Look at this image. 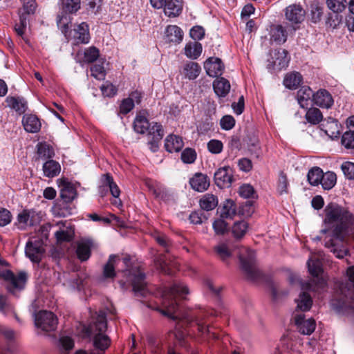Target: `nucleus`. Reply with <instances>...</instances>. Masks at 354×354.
<instances>
[{
    "mask_svg": "<svg viewBox=\"0 0 354 354\" xmlns=\"http://www.w3.org/2000/svg\"><path fill=\"white\" fill-rule=\"evenodd\" d=\"M29 15L25 12L19 11V23L15 26L17 34L22 37L27 26L28 15Z\"/></svg>",
    "mask_w": 354,
    "mask_h": 354,
    "instance_id": "51",
    "label": "nucleus"
},
{
    "mask_svg": "<svg viewBox=\"0 0 354 354\" xmlns=\"http://www.w3.org/2000/svg\"><path fill=\"white\" fill-rule=\"evenodd\" d=\"M126 272L135 295L145 297L148 292L145 273L138 267H133Z\"/></svg>",
    "mask_w": 354,
    "mask_h": 354,
    "instance_id": "7",
    "label": "nucleus"
},
{
    "mask_svg": "<svg viewBox=\"0 0 354 354\" xmlns=\"http://www.w3.org/2000/svg\"><path fill=\"white\" fill-rule=\"evenodd\" d=\"M271 55L273 68L281 70L288 66L290 59L288 57V52L285 49L274 50L272 52Z\"/></svg>",
    "mask_w": 354,
    "mask_h": 354,
    "instance_id": "20",
    "label": "nucleus"
},
{
    "mask_svg": "<svg viewBox=\"0 0 354 354\" xmlns=\"http://www.w3.org/2000/svg\"><path fill=\"white\" fill-rule=\"evenodd\" d=\"M307 266L313 279L308 281H300L301 292L295 299L297 306L294 313L309 311L313 306V299L308 292L319 291L326 286V281L320 277L323 270L319 258L315 256L310 257L307 261Z\"/></svg>",
    "mask_w": 354,
    "mask_h": 354,
    "instance_id": "1",
    "label": "nucleus"
},
{
    "mask_svg": "<svg viewBox=\"0 0 354 354\" xmlns=\"http://www.w3.org/2000/svg\"><path fill=\"white\" fill-rule=\"evenodd\" d=\"M83 55L82 59H80L79 62L82 63H93L100 56L99 50L95 46H91L84 50L83 53L79 51L77 56L80 59V57Z\"/></svg>",
    "mask_w": 354,
    "mask_h": 354,
    "instance_id": "32",
    "label": "nucleus"
},
{
    "mask_svg": "<svg viewBox=\"0 0 354 354\" xmlns=\"http://www.w3.org/2000/svg\"><path fill=\"white\" fill-rule=\"evenodd\" d=\"M341 143L345 149L354 154V131H347L343 133Z\"/></svg>",
    "mask_w": 354,
    "mask_h": 354,
    "instance_id": "44",
    "label": "nucleus"
},
{
    "mask_svg": "<svg viewBox=\"0 0 354 354\" xmlns=\"http://www.w3.org/2000/svg\"><path fill=\"white\" fill-rule=\"evenodd\" d=\"M302 81V77L297 72L290 73L286 75L283 80L284 86L289 89H295Z\"/></svg>",
    "mask_w": 354,
    "mask_h": 354,
    "instance_id": "36",
    "label": "nucleus"
},
{
    "mask_svg": "<svg viewBox=\"0 0 354 354\" xmlns=\"http://www.w3.org/2000/svg\"><path fill=\"white\" fill-rule=\"evenodd\" d=\"M214 315H216L214 310H211V312L207 310H201L197 313H192L185 315L183 317V320L187 324H192L194 322L200 332L202 333H209V324H207V321L206 319H207L209 316Z\"/></svg>",
    "mask_w": 354,
    "mask_h": 354,
    "instance_id": "8",
    "label": "nucleus"
},
{
    "mask_svg": "<svg viewBox=\"0 0 354 354\" xmlns=\"http://www.w3.org/2000/svg\"><path fill=\"white\" fill-rule=\"evenodd\" d=\"M187 294H189L188 288L182 283H174L170 287H165L160 292V306L156 310L168 318L177 320L178 316L176 315V313L178 310V303L176 297L184 298V295Z\"/></svg>",
    "mask_w": 354,
    "mask_h": 354,
    "instance_id": "2",
    "label": "nucleus"
},
{
    "mask_svg": "<svg viewBox=\"0 0 354 354\" xmlns=\"http://www.w3.org/2000/svg\"><path fill=\"white\" fill-rule=\"evenodd\" d=\"M102 180V185L98 188V192L101 197L105 196L109 190L111 195L115 198V199L112 202V204L115 206L121 205V201L120 199H117L120 194V191L118 185L113 181V177L109 174H106L103 175Z\"/></svg>",
    "mask_w": 354,
    "mask_h": 354,
    "instance_id": "10",
    "label": "nucleus"
},
{
    "mask_svg": "<svg viewBox=\"0 0 354 354\" xmlns=\"http://www.w3.org/2000/svg\"><path fill=\"white\" fill-rule=\"evenodd\" d=\"M201 44L194 41L193 43H188L185 47V55L191 59L198 58L202 53Z\"/></svg>",
    "mask_w": 354,
    "mask_h": 354,
    "instance_id": "39",
    "label": "nucleus"
},
{
    "mask_svg": "<svg viewBox=\"0 0 354 354\" xmlns=\"http://www.w3.org/2000/svg\"><path fill=\"white\" fill-rule=\"evenodd\" d=\"M215 184L220 188L230 187L233 181V171L229 166L219 168L214 174Z\"/></svg>",
    "mask_w": 354,
    "mask_h": 354,
    "instance_id": "13",
    "label": "nucleus"
},
{
    "mask_svg": "<svg viewBox=\"0 0 354 354\" xmlns=\"http://www.w3.org/2000/svg\"><path fill=\"white\" fill-rule=\"evenodd\" d=\"M293 319L297 329L301 334L310 335L315 331L316 323L313 318H306L302 313H294Z\"/></svg>",
    "mask_w": 354,
    "mask_h": 354,
    "instance_id": "11",
    "label": "nucleus"
},
{
    "mask_svg": "<svg viewBox=\"0 0 354 354\" xmlns=\"http://www.w3.org/2000/svg\"><path fill=\"white\" fill-rule=\"evenodd\" d=\"M323 15V7L319 4H313L310 10V19L313 23L320 21Z\"/></svg>",
    "mask_w": 354,
    "mask_h": 354,
    "instance_id": "58",
    "label": "nucleus"
},
{
    "mask_svg": "<svg viewBox=\"0 0 354 354\" xmlns=\"http://www.w3.org/2000/svg\"><path fill=\"white\" fill-rule=\"evenodd\" d=\"M107 328L106 314L104 312H100L95 322L90 326L89 330L93 335V345L94 348L91 354H104V351L109 347L111 339L108 335L104 334Z\"/></svg>",
    "mask_w": 354,
    "mask_h": 354,
    "instance_id": "5",
    "label": "nucleus"
},
{
    "mask_svg": "<svg viewBox=\"0 0 354 354\" xmlns=\"http://www.w3.org/2000/svg\"><path fill=\"white\" fill-rule=\"evenodd\" d=\"M269 288L272 299L275 301L288 295V290L282 288L279 283L271 281Z\"/></svg>",
    "mask_w": 354,
    "mask_h": 354,
    "instance_id": "45",
    "label": "nucleus"
},
{
    "mask_svg": "<svg viewBox=\"0 0 354 354\" xmlns=\"http://www.w3.org/2000/svg\"><path fill=\"white\" fill-rule=\"evenodd\" d=\"M336 174L332 171L323 173L320 184L324 189L329 190L332 189L336 183Z\"/></svg>",
    "mask_w": 354,
    "mask_h": 354,
    "instance_id": "46",
    "label": "nucleus"
},
{
    "mask_svg": "<svg viewBox=\"0 0 354 354\" xmlns=\"http://www.w3.org/2000/svg\"><path fill=\"white\" fill-rule=\"evenodd\" d=\"M25 253L33 263H39L44 253V249L40 241H28L26 243Z\"/></svg>",
    "mask_w": 354,
    "mask_h": 354,
    "instance_id": "15",
    "label": "nucleus"
},
{
    "mask_svg": "<svg viewBox=\"0 0 354 354\" xmlns=\"http://www.w3.org/2000/svg\"><path fill=\"white\" fill-rule=\"evenodd\" d=\"M133 129L140 134L147 133L149 149L153 152L158 151L159 143L164 136L161 124L153 122L150 123L145 117L138 115L134 120Z\"/></svg>",
    "mask_w": 354,
    "mask_h": 354,
    "instance_id": "4",
    "label": "nucleus"
},
{
    "mask_svg": "<svg viewBox=\"0 0 354 354\" xmlns=\"http://www.w3.org/2000/svg\"><path fill=\"white\" fill-rule=\"evenodd\" d=\"M189 184L192 188L197 192H203L209 187V180L207 175L196 173L190 180Z\"/></svg>",
    "mask_w": 354,
    "mask_h": 354,
    "instance_id": "22",
    "label": "nucleus"
},
{
    "mask_svg": "<svg viewBox=\"0 0 354 354\" xmlns=\"http://www.w3.org/2000/svg\"><path fill=\"white\" fill-rule=\"evenodd\" d=\"M196 158V153L194 149L186 148L181 153V160L183 162L191 164L193 163Z\"/></svg>",
    "mask_w": 354,
    "mask_h": 354,
    "instance_id": "55",
    "label": "nucleus"
},
{
    "mask_svg": "<svg viewBox=\"0 0 354 354\" xmlns=\"http://www.w3.org/2000/svg\"><path fill=\"white\" fill-rule=\"evenodd\" d=\"M60 165L59 162L50 160L46 161L43 165V171L44 176L53 178L57 176L60 172Z\"/></svg>",
    "mask_w": 354,
    "mask_h": 354,
    "instance_id": "35",
    "label": "nucleus"
},
{
    "mask_svg": "<svg viewBox=\"0 0 354 354\" xmlns=\"http://www.w3.org/2000/svg\"><path fill=\"white\" fill-rule=\"evenodd\" d=\"M6 102L9 106L15 109L19 114L24 113L27 109V102L24 98L8 97Z\"/></svg>",
    "mask_w": 354,
    "mask_h": 354,
    "instance_id": "34",
    "label": "nucleus"
},
{
    "mask_svg": "<svg viewBox=\"0 0 354 354\" xmlns=\"http://www.w3.org/2000/svg\"><path fill=\"white\" fill-rule=\"evenodd\" d=\"M59 188L60 197L65 203L71 202L77 196V192L74 186L65 180L61 182Z\"/></svg>",
    "mask_w": 354,
    "mask_h": 354,
    "instance_id": "23",
    "label": "nucleus"
},
{
    "mask_svg": "<svg viewBox=\"0 0 354 354\" xmlns=\"http://www.w3.org/2000/svg\"><path fill=\"white\" fill-rule=\"evenodd\" d=\"M73 37L77 44H88L90 40L88 24L85 22L80 24L77 28L74 29Z\"/></svg>",
    "mask_w": 354,
    "mask_h": 354,
    "instance_id": "28",
    "label": "nucleus"
},
{
    "mask_svg": "<svg viewBox=\"0 0 354 354\" xmlns=\"http://www.w3.org/2000/svg\"><path fill=\"white\" fill-rule=\"evenodd\" d=\"M239 259L241 269L248 279L257 281L261 278L262 273L257 266L255 253L253 250H246V254H240Z\"/></svg>",
    "mask_w": 354,
    "mask_h": 354,
    "instance_id": "6",
    "label": "nucleus"
},
{
    "mask_svg": "<svg viewBox=\"0 0 354 354\" xmlns=\"http://www.w3.org/2000/svg\"><path fill=\"white\" fill-rule=\"evenodd\" d=\"M220 124L223 129L230 130L235 125V120L232 116L227 115L221 118Z\"/></svg>",
    "mask_w": 354,
    "mask_h": 354,
    "instance_id": "64",
    "label": "nucleus"
},
{
    "mask_svg": "<svg viewBox=\"0 0 354 354\" xmlns=\"http://www.w3.org/2000/svg\"><path fill=\"white\" fill-rule=\"evenodd\" d=\"M314 94L312 89L308 86L300 88L297 94V101L300 106L303 109H307L310 103L313 102Z\"/></svg>",
    "mask_w": 354,
    "mask_h": 354,
    "instance_id": "27",
    "label": "nucleus"
},
{
    "mask_svg": "<svg viewBox=\"0 0 354 354\" xmlns=\"http://www.w3.org/2000/svg\"><path fill=\"white\" fill-rule=\"evenodd\" d=\"M239 194L245 198H255V192L252 186L248 184L243 185L239 188Z\"/></svg>",
    "mask_w": 354,
    "mask_h": 354,
    "instance_id": "59",
    "label": "nucleus"
},
{
    "mask_svg": "<svg viewBox=\"0 0 354 354\" xmlns=\"http://www.w3.org/2000/svg\"><path fill=\"white\" fill-rule=\"evenodd\" d=\"M1 276L10 283L7 288L9 291H13L16 288H23L27 280V273L24 271L19 272L17 275H15L10 270H6L3 272Z\"/></svg>",
    "mask_w": 354,
    "mask_h": 354,
    "instance_id": "12",
    "label": "nucleus"
},
{
    "mask_svg": "<svg viewBox=\"0 0 354 354\" xmlns=\"http://www.w3.org/2000/svg\"><path fill=\"white\" fill-rule=\"evenodd\" d=\"M73 231L71 228L60 230L55 232L58 241H70L73 239Z\"/></svg>",
    "mask_w": 354,
    "mask_h": 354,
    "instance_id": "57",
    "label": "nucleus"
},
{
    "mask_svg": "<svg viewBox=\"0 0 354 354\" xmlns=\"http://www.w3.org/2000/svg\"><path fill=\"white\" fill-rule=\"evenodd\" d=\"M248 229V224L245 221L235 222L232 226V233L236 238L243 236Z\"/></svg>",
    "mask_w": 354,
    "mask_h": 354,
    "instance_id": "50",
    "label": "nucleus"
},
{
    "mask_svg": "<svg viewBox=\"0 0 354 354\" xmlns=\"http://www.w3.org/2000/svg\"><path fill=\"white\" fill-rule=\"evenodd\" d=\"M288 179L286 175L283 172H281L279 177V180L277 183V192L280 195H283L284 194L288 193Z\"/></svg>",
    "mask_w": 354,
    "mask_h": 354,
    "instance_id": "54",
    "label": "nucleus"
},
{
    "mask_svg": "<svg viewBox=\"0 0 354 354\" xmlns=\"http://www.w3.org/2000/svg\"><path fill=\"white\" fill-rule=\"evenodd\" d=\"M0 311L2 313H3L4 315H8L9 313H12L14 315L16 320L17 322H20V319L16 315L13 307L7 303L6 297L4 295H1V294H0Z\"/></svg>",
    "mask_w": 354,
    "mask_h": 354,
    "instance_id": "53",
    "label": "nucleus"
},
{
    "mask_svg": "<svg viewBox=\"0 0 354 354\" xmlns=\"http://www.w3.org/2000/svg\"><path fill=\"white\" fill-rule=\"evenodd\" d=\"M201 71V68L198 63L187 62L184 64L180 73L185 78L194 80L198 77Z\"/></svg>",
    "mask_w": 354,
    "mask_h": 354,
    "instance_id": "25",
    "label": "nucleus"
},
{
    "mask_svg": "<svg viewBox=\"0 0 354 354\" xmlns=\"http://www.w3.org/2000/svg\"><path fill=\"white\" fill-rule=\"evenodd\" d=\"M91 75L95 79L104 80L106 75L104 68L101 64H95L91 68Z\"/></svg>",
    "mask_w": 354,
    "mask_h": 354,
    "instance_id": "60",
    "label": "nucleus"
},
{
    "mask_svg": "<svg viewBox=\"0 0 354 354\" xmlns=\"http://www.w3.org/2000/svg\"><path fill=\"white\" fill-rule=\"evenodd\" d=\"M322 176H323L322 169L318 167H314L309 170L307 178L311 185L316 186L320 184Z\"/></svg>",
    "mask_w": 354,
    "mask_h": 354,
    "instance_id": "41",
    "label": "nucleus"
},
{
    "mask_svg": "<svg viewBox=\"0 0 354 354\" xmlns=\"http://www.w3.org/2000/svg\"><path fill=\"white\" fill-rule=\"evenodd\" d=\"M342 170L346 177L354 180V163L351 162H344L341 166Z\"/></svg>",
    "mask_w": 354,
    "mask_h": 354,
    "instance_id": "63",
    "label": "nucleus"
},
{
    "mask_svg": "<svg viewBox=\"0 0 354 354\" xmlns=\"http://www.w3.org/2000/svg\"><path fill=\"white\" fill-rule=\"evenodd\" d=\"M225 218H221L216 219L213 223V228L217 234H223L228 230V225L227 223L224 221Z\"/></svg>",
    "mask_w": 354,
    "mask_h": 354,
    "instance_id": "56",
    "label": "nucleus"
},
{
    "mask_svg": "<svg viewBox=\"0 0 354 354\" xmlns=\"http://www.w3.org/2000/svg\"><path fill=\"white\" fill-rule=\"evenodd\" d=\"M218 198L216 196L207 194L200 200V206L204 210L210 211L218 205Z\"/></svg>",
    "mask_w": 354,
    "mask_h": 354,
    "instance_id": "38",
    "label": "nucleus"
},
{
    "mask_svg": "<svg viewBox=\"0 0 354 354\" xmlns=\"http://www.w3.org/2000/svg\"><path fill=\"white\" fill-rule=\"evenodd\" d=\"M102 95L106 97H113L117 93L116 87L112 84L106 82L105 84H102L100 87Z\"/></svg>",
    "mask_w": 354,
    "mask_h": 354,
    "instance_id": "62",
    "label": "nucleus"
},
{
    "mask_svg": "<svg viewBox=\"0 0 354 354\" xmlns=\"http://www.w3.org/2000/svg\"><path fill=\"white\" fill-rule=\"evenodd\" d=\"M118 259V256L111 254L109 256L107 263L104 265L103 269L104 276L106 278H113L115 275V263Z\"/></svg>",
    "mask_w": 354,
    "mask_h": 354,
    "instance_id": "47",
    "label": "nucleus"
},
{
    "mask_svg": "<svg viewBox=\"0 0 354 354\" xmlns=\"http://www.w3.org/2000/svg\"><path fill=\"white\" fill-rule=\"evenodd\" d=\"M286 19L292 25H297L304 21L306 16V11L297 4H292L286 8Z\"/></svg>",
    "mask_w": 354,
    "mask_h": 354,
    "instance_id": "14",
    "label": "nucleus"
},
{
    "mask_svg": "<svg viewBox=\"0 0 354 354\" xmlns=\"http://www.w3.org/2000/svg\"><path fill=\"white\" fill-rule=\"evenodd\" d=\"M332 306L337 311H343L346 309L354 310V290H348V294L341 295L339 298L332 301Z\"/></svg>",
    "mask_w": 354,
    "mask_h": 354,
    "instance_id": "16",
    "label": "nucleus"
},
{
    "mask_svg": "<svg viewBox=\"0 0 354 354\" xmlns=\"http://www.w3.org/2000/svg\"><path fill=\"white\" fill-rule=\"evenodd\" d=\"M324 213L325 225L333 230L337 237L348 229L351 221L354 219V215L347 208L335 203L328 204Z\"/></svg>",
    "mask_w": 354,
    "mask_h": 354,
    "instance_id": "3",
    "label": "nucleus"
},
{
    "mask_svg": "<svg viewBox=\"0 0 354 354\" xmlns=\"http://www.w3.org/2000/svg\"><path fill=\"white\" fill-rule=\"evenodd\" d=\"M204 68L209 77L221 75L224 69L221 59L217 57H209L204 63Z\"/></svg>",
    "mask_w": 354,
    "mask_h": 354,
    "instance_id": "17",
    "label": "nucleus"
},
{
    "mask_svg": "<svg viewBox=\"0 0 354 354\" xmlns=\"http://www.w3.org/2000/svg\"><path fill=\"white\" fill-rule=\"evenodd\" d=\"M326 4L333 12H342L346 7V0H327Z\"/></svg>",
    "mask_w": 354,
    "mask_h": 354,
    "instance_id": "52",
    "label": "nucleus"
},
{
    "mask_svg": "<svg viewBox=\"0 0 354 354\" xmlns=\"http://www.w3.org/2000/svg\"><path fill=\"white\" fill-rule=\"evenodd\" d=\"M314 104L321 107L329 109L333 104V99L330 93L326 89L318 90L313 95Z\"/></svg>",
    "mask_w": 354,
    "mask_h": 354,
    "instance_id": "19",
    "label": "nucleus"
},
{
    "mask_svg": "<svg viewBox=\"0 0 354 354\" xmlns=\"http://www.w3.org/2000/svg\"><path fill=\"white\" fill-rule=\"evenodd\" d=\"M216 254L223 261L227 260L232 255V250L230 245L226 243H221L214 247Z\"/></svg>",
    "mask_w": 354,
    "mask_h": 354,
    "instance_id": "49",
    "label": "nucleus"
},
{
    "mask_svg": "<svg viewBox=\"0 0 354 354\" xmlns=\"http://www.w3.org/2000/svg\"><path fill=\"white\" fill-rule=\"evenodd\" d=\"M338 241V239H332L328 241H326L325 243V246L330 248V251L339 259L343 258L345 255H346L348 251L344 248L342 247L339 248L337 245V242Z\"/></svg>",
    "mask_w": 354,
    "mask_h": 354,
    "instance_id": "42",
    "label": "nucleus"
},
{
    "mask_svg": "<svg viewBox=\"0 0 354 354\" xmlns=\"http://www.w3.org/2000/svg\"><path fill=\"white\" fill-rule=\"evenodd\" d=\"M182 30L177 26H168L165 30V39L169 43L178 44L183 40Z\"/></svg>",
    "mask_w": 354,
    "mask_h": 354,
    "instance_id": "29",
    "label": "nucleus"
},
{
    "mask_svg": "<svg viewBox=\"0 0 354 354\" xmlns=\"http://www.w3.org/2000/svg\"><path fill=\"white\" fill-rule=\"evenodd\" d=\"M61 5L66 13H74L80 8V0H61Z\"/></svg>",
    "mask_w": 354,
    "mask_h": 354,
    "instance_id": "48",
    "label": "nucleus"
},
{
    "mask_svg": "<svg viewBox=\"0 0 354 354\" xmlns=\"http://www.w3.org/2000/svg\"><path fill=\"white\" fill-rule=\"evenodd\" d=\"M184 143L182 138L175 135H169L165 139V147L169 152H178L183 147Z\"/></svg>",
    "mask_w": 354,
    "mask_h": 354,
    "instance_id": "30",
    "label": "nucleus"
},
{
    "mask_svg": "<svg viewBox=\"0 0 354 354\" xmlns=\"http://www.w3.org/2000/svg\"><path fill=\"white\" fill-rule=\"evenodd\" d=\"M236 214V207L235 203L231 200H226L221 210L222 218H232Z\"/></svg>",
    "mask_w": 354,
    "mask_h": 354,
    "instance_id": "37",
    "label": "nucleus"
},
{
    "mask_svg": "<svg viewBox=\"0 0 354 354\" xmlns=\"http://www.w3.org/2000/svg\"><path fill=\"white\" fill-rule=\"evenodd\" d=\"M182 9L181 0H169L164 7V12L168 17H175L181 13Z\"/></svg>",
    "mask_w": 354,
    "mask_h": 354,
    "instance_id": "31",
    "label": "nucleus"
},
{
    "mask_svg": "<svg viewBox=\"0 0 354 354\" xmlns=\"http://www.w3.org/2000/svg\"><path fill=\"white\" fill-rule=\"evenodd\" d=\"M57 323V317L50 311L41 310L35 315V324L42 330H55Z\"/></svg>",
    "mask_w": 354,
    "mask_h": 354,
    "instance_id": "9",
    "label": "nucleus"
},
{
    "mask_svg": "<svg viewBox=\"0 0 354 354\" xmlns=\"http://www.w3.org/2000/svg\"><path fill=\"white\" fill-rule=\"evenodd\" d=\"M37 149L39 158L43 160L51 158L55 156L53 147L46 142H39L37 145Z\"/></svg>",
    "mask_w": 354,
    "mask_h": 354,
    "instance_id": "40",
    "label": "nucleus"
},
{
    "mask_svg": "<svg viewBox=\"0 0 354 354\" xmlns=\"http://www.w3.org/2000/svg\"><path fill=\"white\" fill-rule=\"evenodd\" d=\"M305 118L308 122L312 124H317L322 120L323 115L319 109L312 107L308 109Z\"/></svg>",
    "mask_w": 354,
    "mask_h": 354,
    "instance_id": "43",
    "label": "nucleus"
},
{
    "mask_svg": "<svg viewBox=\"0 0 354 354\" xmlns=\"http://www.w3.org/2000/svg\"><path fill=\"white\" fill-rule=\"evenodd\" d=\"M154 239L156 242L165 250V252H169V247L171 243L170 240L165 234L157 233L154 235Z\"/></svg>",
    "mask_w": 354,
    "mask_h": 354,
    "instance_id": "61",
    "label": "nucleus"
},
{
    "mask_svg": "<svg viewBox=\"0 0 354 354\" xmlns=\"http://www.w3.org/2000/svg\"><path fill=\"white\" fill-rule=\"evenodd\" d=\"M271 40L277 44H283L287 39L286 30L281 25L273 26L270 31Z\"/></svg>",
    "mask_w": 354,
    "mask_h": 354,
    "instance_id": "33",
    "label": "nucleus"
},
{
    "mask_svg": "<svg viewBox=\"0 0 354 354\" xmlns=\"http://www.w3.org/2000/svg\"><path fill=\"white\" fill-rule=\"evenodd\" d=\"M22 124L24 129L29 133H37L41 129V122L35 115L28 114L24 115Z\"/></svg>",
    "mask_w": 354,
    "mask_h": 354,
    "instance_id": "26",
    "label": "nucleus"
},
{
    "mask_svg": "<svg viewBox=\"0 0 354 354\" xmlns=\"http://www.w3.org/2000/svg\"><path fill=\"white\" fill-rule=\"evenodd\" d=\"M155 264L158 269L167 274H172L174 270L178 268L177 263L165 254L158 255L155 259Z\"/></svg>",
    "mask_w": 354,
    "mask_h": 354,
    "instance_id": "18",
    "label": "nucleus"
},
{
    "mask_svg": "<svg viewBox=\"0 0 354 354\" xmlns=\"http://www.w3.org/2000/svg\"><path fill=\"white\" fill-rule=\"evenodd\" d=\"M94 246V242L92 239H82L78 242L76 254L80 260L82 261H86L89 259L91 253V249Z\"/></svg>",
    "mask_w": 354,
    "mask_h": 354,
    "instance_id": "21",
    "label": "nucleus"
},
{
    "mask_svg": "<svg viewBox=\"0 0 354 354\" xmlns=\"http://www.w3.org/2000/svg\"><path fill=\"white\" fill-rule=\"evenodd\" d=\"M230 82L224 77H217L213 82V89L218 97H225L230 91Z\"/></svg>",
    "mask_w": 354,
    "mask_h": 354,
    "instance_id": "24",
    "label": "nucleus"
}]
</instances>
